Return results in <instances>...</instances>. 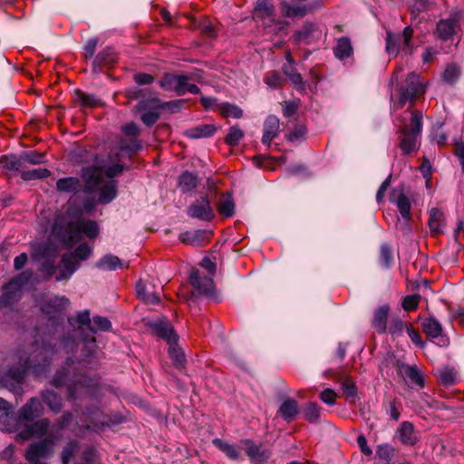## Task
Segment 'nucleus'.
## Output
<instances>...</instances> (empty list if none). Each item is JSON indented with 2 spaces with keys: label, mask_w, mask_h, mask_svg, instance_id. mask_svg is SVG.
<instances>
[{
  "label": "nucleus",
  "mask_w": 464,
  "mask_h": 464,
  "mask_svg": "<svg viewBox=\"0 0 464 464\" xmlns=\"http://www.w3.org/2000/svg\"><path fill=\"white\" fill-rule=\"evenodd\" d=\"M427 88L420 76L416 73H410L405 80L404 84L400 88L397 99L392 97L393 110L403 108L406 103L412 106L415 101L421 97Z\"/></svg>",
  "instance_id": "obj_4"
},
{
  "label": "nucleus",
  "mask_w": 464,
  "mask_h": 464,
  "mask_svg": "<svg viewBox=\"0 0 464 464\" xmlns=\"http://www.w3.org/2000/svg\"><path fill=\"white\" fill-rule=\"evenodd\" d=\"M300 106L299 101L286 102L283 107V114L285 117H292L295 114Z\"/></svg>",
  "instance_id": "obj_63"
},
{
  "label": "nucleus",
  "mask_w": 464,
  "mask_h": 464,
  "mask_svg": "<svg viewBox=\"0 0 464 464\" xmlns=\"http://www.w3.org/2000/svg\"><path fill=\"white\" fill-rule=\"evenodd\" d=\"M406 323L397 314L390 313V306L383 304L379 306V334L384 333L392 337L401 336L405 330Z\"/></svg>",
  "instance_id": "obj_7"
},
{
  "label": "nucleus",
  "mask_w": 464,
  "mask_h": 464,
  "mask_svg": "<svg viewBox=\"0 0 464 464\" xmlns=\"http://www.w3.org/2000/svg\"><path fill=\"white\" fill-rule=\"evenodd\" d=\"M217 111L224 117L239 119L243 116V111L237 105L229 102L218 104Z\"/></svg>",
  "instance_id": "obj_36"
},
{
  "label": "nucleus",
  "mask_w": 464,
  "mask_h": 464,
  "mask_svg": "<svg viewBox=\"0 0 464 464\" xmlns=\"http://www.w3.org/2000/svg\"><path fill=\"white\" fill-rule=\"evenodd\" d=\"M399 147L404 155L417 150L420 144L422 114L419 111H405L401 120Z\"/></svg>",
  "instance_id": "obj_2"
},
{
  "label": "nucleus",
  "mask_w": 464,
  "mask_h": 464,
  "mask_svg": "<svg viewBox=\"0 0 464 464\" xmlns=\"http://www.w3.org/2000/svg\"><path fill=\"white\" fill-rule=\"evenodd\" d=\"M149 326L155 334L164 339L168 343L178 341V336L167 319L151 321L149 323Z\"/></svg>",
  "instance_id": "obj_16"
},
{
  "label": "nucleus",
  "mask_w": 464,
  "mask_h": 464,
  "mask_svg": "<svg viewBox=\"0 0 464 464\" xmlns=\"http://www.w3.org/2000/svg\"><path fill=\"white\" fill-rule=\"evenodd\" d=\"M198 186L197 176L191 172H183L179 179V187L183 192L191 191Z\"/></svg>",
  "instance_id": "obj_40"
},
{
  "label": "nucleus",
  "mask_w": 464,
  "mask_h": 464,
  "mask_svg": "<svg viewBox=\"0 0 464 464\" xmlns=\"http://www.w3.org/2000/svg\"><path fill=\"white\" fill-rule=\"evenodd\" d=\"M80 181L77 178L69 177L60 179L56 182V188L62 192H72L79 187Z\"/></svg>",
  "instance_id": "obj_47"
},
{
  "label": "nucleus",
  "mask_w": 464,
  "mask_h": 464,
  "mask_svg": "<svg viewBox=\"0 0 464 464\" xmlns=\"http://www.w3.org/2000/svg\"><path fill=\"white\" fill-rule=\"evenodd\" d=\"M97 266L104 270L111 271L122 268L123 265L118 256L106 255L98 262Z\"/></svg>",
  "instance_id": "obj_45"
},
{
  "label": "nucleus",
  "mask_w": 464,
  "mask_h": 464,
  "mask_svg": "<svg viewBox=\"0 0 464 464\" xmlns=\"http://www.w3.org/2000/svg\"><path fill=\"white\" fill-rule=\"evenodd\" d=\"M169 356L173 359L177 365H182L185 361V356L181 349L177 345V341H174L172 343H169Z\"/></svg>",
  "instance_id": "obj_53"
},
{
  "label": "nucleus",
  "mask_w": 464,
  "mask_h": 464,
  "mask_svg": "<svg viewBox=\"0 0 464 464\" xmlns=\"http://www.w3.org/2000/svg\"><path fill=\"white\" fill-rule=\"evenodd\" d=\"M243 137V130L237 126H233L229 129L228 133L225 138V141L227 145L234 147L239 143Z\"/></svg>",
  "instance_id": "obj_49"
},
{
  "label": "nucleus",
  "mask_w": 464,
  "mask_h": 464,
  "mask_svg": "<svg viewBox=\"0 0 464 464\" xmlns=\"http://www.w3.org/2000/svg\"><path fill=\"white\" fill-rule=\"evenodd\" d=\"M188 215L201 220H211L214 217L208 197H200L188 209Z\"/></svg>",
  "instance_id": "obj_14"
},
{
  "label": "nucleus",
  "mask_w": 464,
  "mask_h": 464,
  "mask_svg": "<svg viewBox=\"0 0 464 464\" xmlns=\"http://www.w3.org/2000/svg\"><path fill=\"white\" fill-rule=\"evenodd\" d=\"M93 325L90 326L92 333L97 331H109L111 328V324L109 319L102 316H95L92 319Z\"/></svg>",
  "instance_id": "obj_52"
},
{
  "label": "nucleus",
  "mask_w": 464,
  "mask_h": 464,
  "mask_svg": "<svg viewBox=\"0 0 464 464\" xmlns=\"http://www.w3.org/2000/svg\"><path fill=\"white\" fill-rule=\"evenodd\" d=\"M275 7L271 0H257L255 7V14L261 19L272 18Z\"/></svg>",
  "instance_id": "obj_34"
},
{
  "label": "nucleus",
  "mask_w": 464,
  "mask_h": 464,
  "mask_svg": "<svg viewBox=\"0 0 464 464\" xmlns=\"http://www.w3.org/2000/svg\"><path fill=\"white\" fill-rule=\"evenodd\" d=\"M50 428V420L48 419H41L34 423H24L23 430L18 433L22 440H28L32 437L44 436Z\"/></svg>",
  "instance_id": "obj_17"
},
{
  "label": "nucleus",
  "mask_w": 464,
  "mask_h": 464,
  "mask_svg": "<svg viewBox=\"0 0 464 464\" xmlns=\"http://www.w3.org/2000/svg\"><path fill=\"white\" fill-rule=\"evenodd\" d=\"M189 281L194 289L199 294H210L214 290V282L210 276H201L198 270L193 269Z\"/></svg>",
  "instance_id": "obj_19"
},
{
  "label": "nucleus",
  "mask_w": 464,
  "mask_h": 464,
  "mask_svg": "<svg viewBox=\"0 0 464 464\" xmlns=\"http://www.w3.org/2000/svg\"><path fill=\"white\" fill-rule=\"evenodd\" d=\"M395 436L404 445L413 446L418 441L414 426L410 421H402L397 428Z\"/></svg>",
  "instance_id": "obj_24"
},
{
  "label": "nucleus",
  "mask_w": 464,
  "mask_h": 464,
  "mask_svg": "<svg viewBox=\"0 0 464 464\" xmlns=\"http://www.w3.org/2000/svg\"><path fill=\"white\" fill-rule=\"evenodd\" d=\"M390 201L396 206L401 218L405 221L411 220V201L409 196L405 194L404 188L402 186H398L392 190Z\"/></svg>",
  "instance_id": "obj_11"
},
{
  "label": "nucleus",
  "mask_w": 464,
  "mask_h": 464,
  "mask_svg": "<svg viewBox=\"0 0 464 464\" xmlns=\"http://www.w3.org/2000/svg\"><path fill=\"white\" fill-rule=\"evenodd\" d=\"M241 443L246 447V452L253 464H265L270 458V452L263 450L251 440H244Z\"/></svg>",
  "instance_id": "obj_20"
},
{
  "label": "nucleus",
  "mask_w": 464,
  "mask_h": 464,
  "mask_svg": "<svg viewBox=\"0 0 464 464\" xmlns=\"http://www.w3.org/2000/svg\"><path fill=\"white\" fill-rule=\"evenodd\" d=\"M342 390L346 396V399L354 398L357 393L355 384L350 379H344L342 382Z\"/></svg>",
  "instance_id": "obj_60"
},
{
  "label": "nucleus",
  "mask_w": 464,
  "mask_h": 464,
  "mask_svg": "<svg viewBox=\"0 0 464 464\" xmlns=\"http://www.w3.org/2000/svg\"><path fill=\"white\" fill-rule=\"evenodd\" d=\"M79 267L78 260L73 259L72 255L64 254L58 265L59 274L57 281L69 279Z\"/></svg>",
  "instance_id": "obj_23"
},
{
  "label": "nucleus",
  "mask_w": 464,
  "mask_h": 464,
  "mask_svg": "<svg viewBox=\"0 0 464 464\" xmlns=\"http://www.w3.org/2000/svg\"><path fill=\"white\" fill-rule=\"evenodd\" d=\"M460 18L461 12L456 10L451 12L449 17L440 20L434 32L435 36L442 42L450 40L460 29Z\"/></svg>",
  "instance_id": "obj_9"
},
{
  "label": "nucleus",
  "mask_w": 464,
  "mask_h": 464,
  "mask_svg": "<svg viewBox=\"0 0 464 464\" xmlns=\"http://www.w3.org/2000/svg\"><path fill=\"white\" fill-rule=\"evenodd\" d=\"M313 8L310 5L290 4L286 1L281 3L282 14L289 18L304 17Z\"/></svg>",
  "instance_id": "obj_27"
},
{
  "label": "nucleus",
  "mask_w": 464,
  "mask_h": 464,
  "mask_svg": "<svg viewBox=\"0 0 464 464\" xmlns=\"http://www.w3.org/2000/svg\"><path fill=\"white\" fill-rule=\"evenodd\" d=\"M393 261L392 249L387 245H382L380 253V262L382 266L385 269H389L392 266Z\"/></svg>",
  "instance_id": "obj_48"
},
{
  "label": "nucleus",
  "mask_w": 464,
  "mask_h": 464,
  "mask_svg": "<svg viewBox=\"0 0 464 464\" xmlns=\"http://www.w3.org/2000/svg\"><path fill=\"white\" fill-rule=\"evenodd\" d=\"M53 352V347L49 342L43 341L42 344L39 345L38 341H35L28 348V351L19 352L20 366L17 369H10L8 375L17 384L22 382L27 369H32L36 375H40L47 365L48 357Z\"/></svg>",
  "instance_id": "obj_1"
},
{
  "label": "nucleus",
  "mask_w": 464,
  "mask_h": 464,
  "mask_svg": "<svg viewBox=\"0 0 464 464\" xmlns=\"http://www.w3.org/2000/svg\"><path fill=\"white\" fill-rule=\"evenodd\" d=\"M320 407L314 403L309 402L304 408V417L309 422H315L320 417Z\"/></svg>",
  "instance_id": "obj_50"
},
{
  "label": "nucleus",
  "mask_w": 464,
  "mask_h": 464,
  "mask_svg": "<svg viewBox=\"0 0 464 464\" xmlns=\"http://www.w3.org/2000/svg\"><path fill=\"white\" fill-rule=\"evenodd\" d=\"M316 31V26L313 24H305L299 31L294 34V41L296 44L310 43Z\"/></svg>",
  "instance_id": "obj_38"
},
{
  "label": "nucleus",
  "mask_w": 464,
  "mask_h": 464,
  "mask_svg": "<svg viewBox=\"0 0 464 464\" xmlns=\"http://www.w3.org/2000/svg\"><path fill=\"white\" fill-rule=\"evenodd\" d=\"M396 450L389 444L379 445V464H393Z\"/></svg>",
  "instance_id": "obj_42"
},
{
  "label": "nucleus",
  "mask_w": 464,
  "mask_h": 464,
  "mask_svg": "<svg viewBox=\"0 0 464 464\" xmlns=\"http://www.w3.org/2000/svg\"><path fill=\"white\" fill-rule=\"evenodd\" d=\"M443 226H444L443 213L437 208H432L430 212V218H429V227H430L431 235L437 236L438 234L442 233Z\"/></svg>",
  "instance_id": "obj_32"
},
{
  "label": "nucleus",
  "mask_w": 464,
  "mask_h": 464,
  "mask_svg": "<svg viewBox=\"0 0 464 464\" xmlns=\"http://www.w3.org/2000/svg\"><path fill=\"white\" fill-rule=\"evenodd\" d=\"M420 296L419 295H407L402 300V308L405 311H414L417 309L420 303Z\"/></svg>",
  "instance_id": "obj_56"
},
{
  "label": "nucleus",
  "mask_w": 464,
  "mask_h": 464,
  "mask_svg": "<svg viewBox=\"0 0 464 464\" xmlns=\"http://www.w3.org/2000/svg\"><path fill=\"white\" fill-rule=\"evenodd\" d=\"M460 75V66L455 63H450L445 67V70L441 74V79L446 84L454 85L459 81Z\"/></svg>",
  "instance_id": "obj_33"
},
{
  "label": "nucleus",
  "mask_w": 464,
  "mask_h": 464,
  "mask_svg": "<svg viewBox=\"0 0 464 464\" xmlns=\"http://www.w3.org/2000/svg\"><path fill=\"white\" fill-rule=\"evenodd\" d=\"M235 210V204L230 194L223 195L218 204V213L226 218L232 217Z\"/></svg>",
  "instance_id": "obj_37"
},
{
  "label": "nucleus",
  "mask_w": 464,
  "mask_h": 464,
  "mask_svg": "<svg viewBox=\"0 0 464 464\" xmlns=\"http://www.w3.org/2000/svg\"><path fill=\"white\" fill-rule=\"evenodd\" d=\"M69 299L65 296H54L42 305V311L53 321V324L63 320V314L69 305Z\"/></svg>",
  "instance_id": "obj_10"
},
{
  "label": "nucleus",
  "mask_w": 464,
  "mask_h": 464,
  "mask_svg": "<svg viewBox=\"0 0 464 464\" xmlns=\"http://www.w3.org/2000/svg\"><path fill=\"white\" fill-rule=\"evenodd\" d=\"M44 403L54 412H58L62 409V398L56 392L46 391L42 393Z\"/></svg>",
  "instance_id": "obj_41"
},
{
  "label": "nucleus",
  "mask_w": 464,
  "mask_h": 464,
  "mask_svg": "<svg viewBox=\"0 0 464 464\" xmlns=\"http://www.w3.org/2000/svg\"><path fill=\"white\" fill-rule=\"evenodd\" d=\"M306 133V129L303 125L296 126L293 130L289 132L287 135V140L289 141H297L304 137Z\"/></svg>",
  "instance_id": "obj_62"
},
{
  "label": "nucleus",
  "mask_w": 464,
  "mask_h": 464,
  "mask_svg": "<svg viewBox=\"0 0 464 464\" xmlns=\"http://www.w3.org/2000/svg\"><path fill=\"white\" fill-rule=\"evenodd\" d=\"M216 130L214 124H200L187 130L185 134L191 139H202L213 136Z\"/></svg>",
  "instance_id": "obj_29"
},
{
  "label": "nucleus",
  "mask_w": 464,
  "mask_h": 464,
  "mask_svg": "<svg viewBox=\"0 0 464 464\" xmlns=\"http://www.w3.org/2000/svg\"><path fill=\"white\" fill-rule=\"evenodd\" d=\"M53 442L52 440L44 439L37 443L30 445L25 457L27 460L34 464H38L40 459L53 452Z\"/></svg>",
  "instance_id": "obj_13"
},
{
  "label": "nucleus",
  "mask_w": 464,
  "mask_h": 464,
  "mask_svg": "<svg viewBox=\"0 0 464 464\" xmlns=\"http://www.w3.org/2000/svg\"><path fill=\"white\" fill-rule=\"evenodd\" d=\"M100 231L96 221L79 218L74 221H70L65 227V236L71 244H74L83 237L89 239L95 238Z\"/></svg>",
  "instance_id": "obj_6"
},
{
  "label": "nucleus",
  "mask_w": 464,
  "mask_h": 464,
  "mask_svg": "<svg viewBox=\"0 0 464 464\" xmlns=\"http://www.w3.org/2000/svg\"><path fill=\"white\" fill-rule=\"evenodd\" d=\"M24 422L20 419V413L3 412L0 414V430L5 432H20Z\"/></svg>",
  "instance_id": "obj_22"
},
{
  "label": "nucleus",
  "mask_w": 464,
  "mask_h": 464,
  "mask_svg": "<svg viewBox=\"0 0 464 464\" xmlns=\"http://www.w3.org/2000/svg\"><path fill=\"white\" fill-rule=\"evenodd\" d=\"M77 100L80 101L81 104L88 107H95L100 102L99 100L93 94H87L84 92H77Z\"/></svg>",
  "instance_id": "obj_59"
},
{
  "label": "nucleus",
  "mask_w": 464,
  "mask_h": 464,
  "mask_svg": "<svg viewBox=\"0 0 464 464\" xmlns=\"http://www.w3.org/2000/svg\"><path fill=\"white\" fill-rule=\"evenodd\" d=\"M437 375L440 382L444 385H452L457 381V372L451 367L446 366L439 369Z\"/></svg>",
  "instance_id": "obj_46"
},
{
  "label": "nucleus",
  "mask_w": 464,
  "mask_h": 464,
  "mask_svg": "<svg viewBox=\"0 0 464 464\" xmlns=\"http://www.w3.org/2000/svg\"><path fill=\"white\" fill-rule=\"evenodd\" d=\"M279 412L285 420H292L298 412L297 402L293 399L285 400L280 406Z\"/></svg>",
  "instance_id": "obj_43"
},
{
  "label": "nucleus",
  "mask_w": 464,
  "mask_h": 464,
  "mask_svg": "<svg viewBox=\"0 0 464 464\" xmlns=\"http://www.w3.org/2000/svg\"><path fill=\"white\" fill-rule=\"evenodd\" d=\"M136 293L145 304H157L160 301V287L155 289L153 285L146 281L137 283Z\"/></svg>",
  "instance_id": "obj_15"
},
{
  "label": "nucleus",
  "mask_w": 464,
  "mask_h": 464,
  "mask_svg": "<svg viewBox=\"0 0 464 464\" xmlns=\"http://www.w3.org/2000/svg\"><path fill=\"white\" fill-rule=\"evenodd\" d=\"M69 372L64 369L63 372H59L53 380V384L55 387H60L66 384L68 387V398L75 400L82 394L88 393L91 388L97 385V381L92 378L80 375L74 376L73 380H69Z\"/></svg>",
  "instance_id": "obj_5"
},
{
  "label": "nucleus",
  "mask_w": 464,
  "mask_h": 464,
  "mask_svg": "<svg viewBox=\"0 0 464 464\" xmlns=\"http://www.w3.org/2000/svg\"><path fill=\"white\" fill-rule=\"evenodd\" d=\"M160 86L168 92H175L178 95H184L186 92L197 94L199 88L189 83V78L184 74H165L159 82Z\"/></svg>",
  "instance_id": "obj_8"
},
{
  "label": "nucleus",
  "mask_w": 464,
  "mask_h": 464,
  "mask_svg": "<svg viewBox=\"0 0 464 464\" xmlns=\"http://www.w3.org/2000/svg\"><path fill=\"white\" fill-rule=\"evenodd\" d=\"M114 62L113 49L107 48L99 53L93 61L94 65H102V63H111Z\"/></svg>",
  "instance_id": "obj_55"
},
{
  "label": "nucleus",
  "mask_w": 464,
  "mask_h": 464,
  "mask_svg": "<svg viewBox=\"0 0 464 464\" xmlns=\"http://www.w3.org/2000/svg\"><path fill=\"white\" fill-rule=\"evenodd\" d=\"M44 412V406L37 398H31L20 410V419L27 422L39 417Z\"/></svg>",
  "instance_id": "obj_21"
},
{
  "label": "nucleus",
  "mask_w": 464,
  "mask_h": 464,
  "mask_svg": "<svg viewBox=\"0 0 464 464\" xmlns=\"http://www.w3.org/2000/svg\"><path fill=\"white\" fill-rule=\"evenodd\" d=\"M281 77L276 72H270L265 77V82L271 88H278L281 85Z\"/></svg>",
  "instance_id": "obj_61"
},
{
  "label": "nucleus",
  "mask_w": 464,
  "mask_h": 464,
  "mask_svg": "<svg viewBox=\"0 0 464 464\" xmlns=\"http://www.w3.org/2000/svg\"><path fill=\"white\" fill-rule=\"evenodd\" d=\"M423 331L430 338L440 337V345L447 346L449 339L441 336L442 327L441 324L434 318H427L422 323Z\"/></svg>",
  "instance_id": "obj_25"
},
{
  "label": "nucleus",
  "mask_w": 464,
  "mask_h": 464,
  "mask_svg": "<svg viewBox=\"0 0 464 464\" xmlns=\"http://www.w3.org/2000/svg\"><path fill=\"white\" fill-rule=\"evenodd\" d=\"M334 55L339 60L349 58L353 53L351 40L348 37H341L337 40L334 48Z\"/></svg>",
  "instance_id": "obj_30"
},
{
  "label": "nucleus",
  "mask_w": 464,
  "mask_h": 464,
  "mask_svg": "<svg viewBox=\"0 0 464 464\" xmlns=\"http://www.w3.org/2000/svg\"><path fill=\"white\" fill-rule=\"evenodd\" d=\"M211 230H194L183 232L179 235V240L187 245L201 246L208 244L212 237Z\"/></svg>",
  "instance_id": "obj_18"
},
{
  "label": "nucleus",
  "mask_w": 464,
  "mask_h": 464,
  "mask_svg": "<svg viewBox=\"0 0 464 464\" xmlns=\"http://www.w3.org/2000/svg\"><path fill=\"white\" fill-rule=\"evenodd\" d=\"M28 280V276L25 273L19 275L14 278L5 289V293L0 297V305H9L16 301L19 297L20 287Z\"/></svg>",
  "instance_id": "obj_12"
},
{
  "label": "nucleus",
  "mask_w": 464,
  "mask_h": 464,
  "mask_svg": "<svg viewBox=\"0 0 464 464\" xmlns=\"http://www.w3.org/2000/svg\"><path fill=\"white\" fill-rule=\"evenodd\" d=\"M279 119L276 116L269 115L264 123V133L262 142L270 146L272 140L278 135L279 131Z\"/></svg>",
  "instance_id": "obj_26"
},
{
  "label": "nucleus",
  "mask_w": 464,
  "mask_h": 464,
  "mask_svg": "<svg viewBox=\"0 0 464 464\" xmlns=\"http://www.w3.org/2000/svg\"><path fill=\"white\" fill-rule=\"evenodd\" d=\"M77 323L79 324V327L82 326H88L90 328L92 321L90 317V313L88 310L82 311L78 313L77 316L75 318H69V324L71 325H74V324Z\"/></svg>",
  "instance_id": "obj_54"
},
{
  "label": "nucleus",
  "mask_w": 464,
  "mask_h": 464,
  "mask_svg": "<svg viewBox=\"0 0 464 464\" xmlns=\"http://www.w3.org/2000/svg\"><path fill=\"white\" fill-rule=\"evenodd\" d=\"M91 253L92 248L86 243H83L78 246L73 252L68 254L72 255L73 259L78 260V264L80 265V262L86 260Z\"/></svg>",
  "instance_id": "obj_51"
},
{
  "label": "nucleus",
  "mask_w": 464,
  "mask_h": 464,
  "mask_svg": "<svg viewBox=\"0 0 464 464\" xmlns=\"http://www.w3.org/2000/svg\"><path fill=\"white\" fill-rule=\"evenodd\" d=\"M0 164L3 169L8 170H16L21 173L24 168L22 157L15 155L4 156L0 159Z\"/></svg>",
  "instance_id": "obj_39"
},
{
  "label": "nucleus",
  "mask_w": 464,
  "mask_h": 464,
  "mask_svg": "<svg viewBox=\"0 0 464 464\" xmlns=\"http://www.w3.org/2000/svg\"><path fill=\"white\" fill-rule=\"evenodd\" d=\"M213 444L223 451L230 459H237L240 456V450L234 444H230L221 439H214Z\"/></svg>",
  "instance_id": "obj_35"
},
{
  "label": "nucleus",
  "mask_w": 464,
  "mask_h": 464,
  "mask_svg": "<svg viewBox=\"0 0 464 464\" xmlns=\"http://www.w3.org/2000/svg\"><path fill=\"white\" fill-rule=\"evenodd\" d=\"M51 175L50 170L44 168H34L32 169H24V167L21 170V177L24 180H34L47 178Z\"/></svg>",
  "instance_id": "obj_44"
},
{
  "label": "nucleus",
  "mask_w": 464,
  "mask_h": 464,
  "mask_svg": "<svg viewBox=\"0 0 464 464\" xmlns=\"http://www.w3.org/2000/svg\"><path fill=\"white\" fill-rule=\"evenodd\" d=\"M21 157H22V160H23V165H24L25 162H28L31 164H40L44 161V155L43 153L31 151V152H24L21 155Z\"/></svg>",
  "instance_id": "obj_58"
},
{
  "label": "nucleus",
  "mask_w": 464,
  "mask_h": 464,
  "mask_svg": "<svg viewBox=\"0 0 464 464\" xmlns=\"http://www.w3.org/2000/svg\"><path fill=\"white\" fill-rule=\"evenodd\" d=\"M82 178L85 181L87 191L100 192L97 200L99 204H107L116 198L117 182L113 179L105 180L100 169L95 167L84 169Z\"/></svg>",
  "instance_id": "obj_3"
},
{
  "label": "nucleus",
  "mask_w": 464,
  "mask_h": 464,
  "mask_svg": "<svg viewBox=\"0 0 464 464\" xmlns=\"http://www.w3.org/2000/svg\"><path fill=\"white\" fill-rule=\"evenodd\" d=\"M401 410V403L396 399H389L383 401L382 411L393 421L399 420Z\"/></svg>",
  "instance_id": "obj_31"
},
{
  "label": "nucleus",
  "mask_w": 464,
  "mask_h": 464,
  "mask_svg": "<svg viewBox=\"0 0 464 464\" xmlns=\"http://www.w3.org/2000/svg\"><path fill=\"white\" fill-rule=\"evenodd\" d=\"M78 449V443L76 441L71 440L67 443V445L63 448L62 451V461L63 464H68L70 459H72L73 453Z\"/></svg>",
  "instance_id": "obj_57"
},
{
  "label": "nucleus",
  "mask_w": 464,
  "mask_h": 464,
  "mask_svg": "<svg viewBox=\"0 0 464 464\" xmlns=\"http://www.w3.org/2000/svg\"><path fill=\"white\" fill-rule=\"evenodd\" d=\"M400 373L411 384H415L419 387L424 386L422 374L416 365L401 364L400 366Z\"/></svg>",
  "instance_id": "obj_28"
},
{
  "label": "nucleus",
  "mask_w": 464,
  "mask_h": 464,
  "mask_svg": "<svg viewBox=\"0 0 464 464\" xmlns=\"http://www.w3.org/2000/svg\"><path fill=\"white\" fill-rule=\"evenodd\" d=\"M98 459L97 451L92 448L86 449L82 453V459L85 464H95Z\"/></svg>",
  "instance_id": "obj_64"
}]
</instances>
